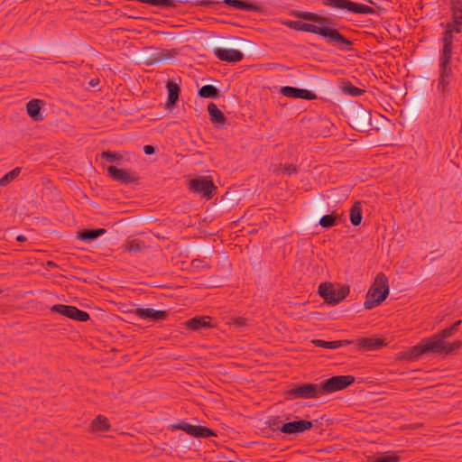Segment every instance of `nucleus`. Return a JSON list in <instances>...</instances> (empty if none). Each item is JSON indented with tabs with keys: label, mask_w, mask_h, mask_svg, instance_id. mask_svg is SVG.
I'll list each match as a JSON object with an SVG mask.
<instances>
[{
	"label": "nucleus",
	"mask_w": 462,
	"mask_h": 462,
	"mask_svg": "<svg viewBox=\"0 0 462 462\" xmlns=\"http://www.w3.org/2000/svg\"><path fill=\"white\" fill-rule=\"evenodd\" d=\"M287 27L306 32H311L322 37L328 44L342 51H348L352 50L353 42L341 34L339 31L333 27H318V25L303 23L301 21L288 20L283 23Z\"/></svg>",
	"instance_id": "obj_1"
},
{
	"label": "nucleus",
	"mask_w": 462,
	"mask_h": 462,
	"mask_svg": "<svg viewBox=\"0 0 462 462\" xmlns=\"http://www.w3.org/2000/svg\"><path fill=\"white\" fill-rule=\"evenodd\" d=\"M461 323L462 320H457L450 327L439 331L438 334L423 338L419 344L407 350L404 353V357L408 360H417L421 356L428 355L430 353L441 354V351L444 349V339L454 335L458 330V327Z\"/></svg>",
	"instance_id": "obj_2"
},
{
	"label": "nucleus",
	"mask_w": 462,
	"mask_h": 462,
	"mask_svg": "<svg viewBox=\"0 0 462 462\" xmlns=\"http://www.w3.org/2000/svg\"><path fill=\"white\" fill-rule=\"evenodd\" d=\"M389 295L388 278L383 273H379L374 284L366 293V299L364 303L365 310H372L380 305Z\"/></svg>",
	"instance_id": "obj_3"
},
{
	"label": "nucleus",
	"mask_w": 462,
	"mask_h": 462,
	"mask_svg": "<svg viewBox=\"0 0 462 462\" xmlns=\"http://www.w3.org/2000/svg\"><path fill=\"white\" fill-rule=\"evenodd\" d=\"M348 123L356 131L364 132L372 125V111L361 104L355 103L347 110Z\"/></svg>",
	"instance_id": "obj_4"
},
{
	"label": "nucleus",
	"mask_w": 462,
	"mask_h": 462,
	"mask_svg": "<svg viewBox=\"0 0 462 462\" xmlns=\"http://www.w3.org/2000/svg\"><path fill=\"white\" fill-rule=\"evenodd\" d=\"M350 290L348 285H337V288L330 282L319 284L318 293L324 300L330 305H337L348 295Z\"/></svg>",
	"instance_id": "obj_5"
},
{
	"label": "nucleus",
	"mask_w": 462,
	"mask_h": 462,
	"mask_svg": "<svg viewBox=\"0 0 462 462\" xmlns=\"http://www.w3.org/2000/svg\"><path fill=\"white\" fill-rule=\"evenodd\" d=\"M355 381L356 379L353 375H334L319 383V393L322 396L341 391L353 384Z\"/></svg>",
	"instance_id": "obj_6"
},
{
	"label": "nucleus",
	"mask_w": 462,
	"mask_h": 462,
	"mask_svg": "<svg viewBox=\"0 0 462 462\" xmlns=\"http://www.w3.org/2000/svg\"><path fill=\"white\" fill-rule=\"evenodd\" d=\"M285 397L291 399H317L321 396L319 383H303L285 392Z\"/></svg>",
	"instance_id": "obj_7"
},
{
	"label": "nucleus",
	"mask_w": 462,
	"mask_h": 462,
	"mask_svg": "<svg viewBox=\"0 0 462 462\" xmlns=\"http://www.w3.org/2000/svg\"><path fill=\"white\" fill-rule=\"evenodd\" d=\"M189 189L206 199H210L215 195L217 187L212 180L200 177L189 180Z\"/></svg>",
	"instance_id": "obj_8"
},
{
	"label": "nucleus",
	"mask_w": 462,
	"mask_h": 462,
	"mask_svg": "<svg viewBox=\"0 0 462 462\" xmlns=\"http://www.w3.org/2000/svg\"><path fill=\"white\" fill-rule=\"evenodd\" d=\"M452 78L453 70L451 62L439 61V77L437 80L438 91L443 95L449 93Z\"/></svg>",
	"instance_id": "obj_9"
},
{
	"label": "nucleus",
	"mask_w": 462,
	"mask_h": 462,
	"mask_svg": "<svg viewBox=\"0 0 462 462\" xmlns=\"http://www.w3.org/2000/svg\"><path fill=\"white\" fill-rule=\"evenodd\" d=\"M51 311L59 313L64 317L77 321L84 322L90 319V316L88 312L81 310L72 305L55 304L51 307Z\"/></svg>",
	"instance_id": "obj_10"
},
{
	"label": "nucleus",
	"mask_w": 462,
	"mask_h": 462,
	"mask_svg": "<svg viewBox=\"0 0 462 462\" xmlns=\"http://www.w3.org/2000/svg\"><path fill=\"white\" fill-rule=\"evenodd\" d=\"M172 427L175 430H183L194 438H210L217 436L215 431L206 426L191 425L186 421H180L174 424Z\"/></svg>",
	"instance_id": "obj_11"
},
{
	"label": "nucleus",
	"mask_w": 462,
	"mask_h": 462,
	"mask_svg": "<svg viewBox=\"0 0 462 462\" xmlns=\"http://www.w3.org/2000/svg\"><path fill=\"white\" fill-rule=\"evenodd\" d=\"M107 174L113 180L125 185L137 183L140 180V177L136 172L118 169L114 165L107 167Z\"/></svg>",
	"instance_id": "obj_12"
},
{
	"label": "nucleus",
	"mask_w": 462,
	"mask_h": 462,
	"mask_svg": "<svg viewBox=\"0 0 462 462\" xmlns=\"http://www.w3.org/2000/svg\"><path fill=\"white\" fill-rule=\"evenodd\" d=\"M176 52L168 49H152L143 54V61L147 65H153L156 63L163 62L174 57Z\"/></svg>",
	"instance_id": "obj_13"
},
{
	"label": "nucleus",
	"mask_w": 462,
	"mask_h": 462,
	"mask_svg": "<svg viewBox=\"0 0 462 462\" xmlns=\"http://www.w3.org/2000/svg\"><path fill=\"white\" fill-rule=\"evenodd\" d=\"M128 312L133 313L141 319H149L154 322L166 320L170 315L168 310H157L152 308H136Z\"/></svg>",
	"instance_id": "obj_14"
},
{
	"label": "nucleus",
	"mask_w": 462,
	"mask_h": 462,
	"mask_svg": "<svg viewBox=\"0 0 462 462\" xmlns=\"http://www.w3.org/2000/svg\"><path fill=\"white\" fill-rule=\"evenodd\" d=\"M312 427V421L306 420L288 421L282 426V433L285 435H299L310 430Z\"/></svg>",
	"instance_id": "obj_15"
},
{
	"label": "nucleus",
	"mask_w": 462,
	"mask_h": 462,
	"mask_svg": "<svg viewBox=\"0 0 462 462\" xmlns=\"http://www.w3.org/2000/svg\"><path fill=\"white\" fill-rule=\"evenodd\" d=\"M213 53L219 60L226 62L235 63L241 61L244 59L243 52L237 50L215 47L213 49Z\"/></svg>",
	"instance_id": "obj_16"
},
{
	"label": "nucleus",
	"mask_w": 462,
	"mask_h": 462,
	"mask_svg": "<svg viewBox=\"0 0 462 462\" xmlns=\"http://www.w3.org/2000/svg\"><path fill=\"white\" fill-rule=\"evenodd\" d=\"M280 93L285 97L292 98H302L306 100H312L316 98V95L310 90L290 86L282 87Z\"/></svg>",
	"instance_id": "obj_17"
},
{
	"label": "nucleus",
	"mask_w": 462,
	"mask_h": 462,
	"mask_svg": "<svg viewBox=\"0 0 462 462\" xmlns=\"http://www.w3.org/2000/svg\"><path fill=\"white\" fill-rule=\"evenodd\" d=\"M45 105V102L42 99L33 98L26 104L27 115L34 122H41L43 120V115L42 108Z\"/></svg>",
	"instance_id": "obj_18"
},
{
	"label": "nucleus",
	"mask_w": 462,
	"mask_h": 462,
	"mask_svg": "<svg viewBox=\"0 0 462 462\" xmlns=\"http://www.w3.org/2000/svg\"><path fill=\"white\" fill-rule=\"evenodd\" d=\"M294 16L302 20L318 23L320 25L319 27H330L329 25L333 23L329 18L311 12L298 11L294 13Z\"/></svg>",
	"instance_id": "obj_19"
},
{
	"label": "nucleus",
	"mask_w": 462,
	"mask_h": 462,
	"mask_svg": "<svg viewBox=\"0 0 462 462\" xmlns=\"http://www.w3.org/2000/svg\"><path fill=\"white\" fill-rule=\"evenodd\" d=\"M211 318L208 316H196L184 322L186 328L191 331H200L204 328H209L213 326L210 323Z\"/></svg>",
	"instance_id": "obj_20"
},
{
	"label": "nucleus",
	"mask_w": 462,
	"mask_h": 462,
	"mask_svg": "<svg viewBox=\"0 0 462 462\" xmlns=\"http://www.w3.org/2000/svg\"><path fill=\"white\" fill-rule=\"evenodd\" d=\"M106 230L105 228H96V229H81L77 232V238L87 243L93 242L102 235L106 234Z\"/></svg>",
	"instance_id": "obj_21"
},
{
	"label": "nucleus",
	"mask_w": 462,
	"mask_h": 462,
	"mask_svg": "<svg viewBox=\"0 0 462 462\" xmlns=\"http://www.w3.org/2000/svg\"><path fill=\"white\" fill-rule=\"evenodd\" d=\"M166 88L168 92L166 106L171 108L174 106L179 100L180 88L177 83L173 82L172 80H169L166 83Z\"/></svg>",
	"instance_id": "obj_22"
},
{
	"label": "nucleus",
	"mask_w": 462,
	"mask_h": 462,
	"mask_svg": "<svg viewBox=\"0 0 462 462\" xmlns=\"http://www.w3.org/2000/svg\"><path fill=\"white\" fill-rule=\"evenodd\" d=\"M208 112L211 123L216 127H220L226 120V117L225 116L223 112L220 109H218L214 103H209L208 105Z\"/></svg>",
	"instance_id": "obj_23"
},
{
	"label": "nucleus",
	"mask_w": 462,
	"mask_h": 462,
	"mask_svg": "<svg viewBox=\"0 0 462 462\" xmlns=\"http://www.w3.org/2000/svg\"><path fill=\"white\" fill-rule=\"evenodd\" d=\"M384 345V340L378 337H363L358 343L360 349L368 351L378 350Z\"/></svg>",
	"instance_id": "obj_24"
},
{
	"label": "nucleus",
	"mask_w": 462,
	"mask_h": 462,
	"mask_svg": "<svg viewBox=\"0 0 462 462\" xmlns=\"http://www.w3.org/2000/svg\"><path fill=\"white\" fill-rule=\"evenodd\" d=\"M342 222V214H337L332 212L330 214L324 215L319 219V225L326 229L333 227Z\"/></svg>",
	"instance_id": "obj_25"
},
{
	"label": "nucleus",
	"mask_w": 462,
	"mask_h": 462,
	"mask_svg": "<svg viewBox=\"0 0 462 462\" xmlns=\"http://www.w3.org/2000/svg\"><path fill=\"white\" fill-rule=\"evenodd\" d=\"M312 345L318 347H324L329 349H336L341 346H348L353 343L352 340H336V341H325L321 339H313Z\"/></svg>",
	"instance_id": "obj_26"
},
{
	"label": "nucleus",
	"mask_w": 462,
	"mask_h": 462,
	"mask_svg": "<svg viewBox=\"0 0 462 462\" xmlns=\"http://www.w3.org/2000/svg\"><path fill=\"white\" fill-rule=\"evenodd\" d=\"M362 219V204L360 201H356L350 208V222L353 226H357L361 224Z\"/></svg>",
	"instance_id": "obj_27"
},
{
	"label": "nucleus",
	"mask_w": 462,
	"mask_h": 462,
	"mask_svg": "<svg viewBox=\"0 0 462 462\" xmlns=\"http://www.w3.org/2000/svg\"><path fill=\"white\" fill-rule=\"evenodd\" d=\"M223 3L230 7H233L237 10H244V11H255L258 10L257 5L254 4H249L243 2L241 0H223Z\"/></svg>",
	"instance_id": "obj_28"
},
{
	"label": "nucleus",
	"mask_w": 462,
	"mask_h": 462,
	"mask_svg": "<svg viewBox=\"0 0 462 462\" xmlns=\"http://www.w3.org/2000/svg\"><path fill=\"white\" fill-rule=\"evenodd\" d=\"M145 247V243L138 239H127L123 245L125 252L134 254L143 251Z\"/></svg>",
	"instance_id": "obj_29"
},
{
	"label": "nucleus",
	"mask_w": 462,
	"mask_h": 462,
	"mask_svg": "<svg viewBox=\"0 0 462 462\" xmlns=\"http://www.w3.org/2000/svg\"><path fill=\"white\" fill-rule=\"evenodd\" d=\"M93 431H107L110 429L108 419L103 415H97L91 422Z\"/></svg>",
	"instance_id": "obj_30"
},
{
	"label": "nucleus",
	"mask_w": 462,
	"mask_h": 462,
	"mask_svg": "<svg viewBox=\"0 0 462 462\" xmlns=\"http://www.w3.org/2000/svg\"><path fill=\"white\" fill-rule=\"evenodd\" d=\"M199 96L202 98H218L220 91L213 85H204L199 89Z\"/></svg>",
	"instance_id": "obj_31"
},
{
	"label": "nucleus",
	"mask_w": 462,
	"mask_h": 462,
	"mask_svg": "<svg viewBox=\"0 0 462 462\" xmlns=\"http://www.w3.org/2000/svg\"><path fill=\"white\" fill-rule=\"evenodd\" d=\"M349 12L350 13H354V14H375V11H374V8H372V7H370L368 5H363V4L355 3V2H352V1H351V4H350Z\"/></svg>",
	"instance_id": "obj_32"
},
{
	"label": "nucleus",
	"mask_w": 462,
	"mask_h": 462,
	"mask_svg": "<svg viewBox=\"0 0 462 462\" xmlns=\"http://www.w3.org/2000/svg\"><path fill=\"white\" fill-rule=\"evenodd\" d=\"M349 12L350 13H354V14H375V11H374V8H372V7H370L368 5H363V4L355 3V2H352V1H351V4H350Z\"/></svg>",
	"instance_id": "obj_33"
},
{
	"label": "nucleus",
	"mask_w": 462,
	"mask_h": 462,
	"mask_svg": "<svg viewBox=\"0 0 462 462\" xmlns=\"http://www.w3.org/2000/svg\"><path fill=\"white\" fill-rule=\"evenodd\" d=\"M322 5L335 9H346L349 11L351 1L349 0H321Z\"/></svg>",
	"instance_id": "obj_34"
},
{
	"label": "nucleus",
	"mask_w": 462,
	"mask_h": 462,
	"mask_svg": "<svg viewBox=\"0 0 462 462\" xmlns=\"http://www.w3.org/2000/svg\"><path fill=\"white\" fill-rule=\"evenodd\" d=\"M443 46L440 50L439 61L451 62L454 42H442Z\"/></svg>",
	"instance_id": "obj_35"
},
{
	"label": "nucleus",
	"mask_w": 462,
	"mask_h": 462,
	"mask_svg": "<svg viewBox=\"0 0 462 462\" xmlns=\"http://www.w3.org/2000/svg\"><path fill=\"white\" fill-rule=\"evenodd\" d=\"M225 46L236 47L243 50H250L252 47V42L243 39V38H236L233 42H225L222 43Z\"/></svg>",
	"instance_id": "obj_36"
},
{
	"label": "nucleus",
	"mask_w": 462,
	"mask_h": 462,
	"mask_svg": "<svg viewBox=\"0 0 462 462\" xmlns=\"http://www.w3.org/2000/svg\"><path fill=\"white\" fill-rule=\"evenodd\" d=\"M451 22L457 25H462V5L451 4Z\"/></svg>",
	"instance_id": "obj_37"
},
{
	"label": "nucleus",
	"mask_w": 462,
	"mask_h": 462,
	"mask_svg": "<svg viewBox=\"0 0 462 462\" xmlns=\"http://www.w3.org/2000/svg\"><path fill=\"white\" fill-rule=\"evenodd\" d=\"M21 172V169L16 167L14 169H13L12 171H10L9 172H7L6 174H5L1 179H0V186H6L8 185L11 181H13L14 179H16L19 174Z\"/></svg>",
	"instance_id": "obj_38"
},
{
	"label": "nucleus",
	"mask_w": 462,
	"mask_h": 462,
	"mask_svg": "<svg viewBox=\"0 0 462 462\" xmlns=\"http://www.w3.org/2000/svg\"><path fill=\"white\" fill-rule=\"evenodd\" d=\"M285 422H283L280 417H272L270 419H268L266 421H265V425L267 428H269L271 430H273V431H276V430H279L282 432V426L284 424Z\"/></svg>",
	"instance_id": "obj_39"
},
{
	"label": "nucleus",
	"mask_w": 462,
	"mask_h": 462,
	"mask_svg": "<svg viewBox=\"0 0 462 462\" xmlns=\"http://www.w3.org/2000/svg\"><path fill=\"white\" fill-rule=\"evenodd\" d=\"M101 158L107 162H115L116 161L122 160L123 155L121 153H117L116 152L107 150V151H103L101 152Z\"/></svg>",
	"instance_id": "obj_40"
},
{
	"label": "nucleus",
	"mask_w": 462,
	"mask_h": 462,
	"mask_svg": "<svg viewBox=\"0 0 462 462\" xmlns=\"http://www.w3.org/2000/svg\"><path fill=\"white\" fill-rule=\"evenodd\" d=\"M462 347V341L457 340L452 344L444 343V349L441 351V354H451L454 351Z\"/></svg>",
	"instance_id": "obj_41"
},
{
	"label": "nucleus",
	"mask_w": 462,
	"mask_h": 462,
	"mask_svg": "<svg viewBox=\"0 0 462 462\" xmlns=\"http://www.w3.org/2000/svg\"><path fill=\"white\" fill-rule=\"evenodd\" d=\"M345 92L353 96V97H359L362 93L365 92V90L357 88V87H355L354 85H352L351 83H348V85H346L345 88Z\"/></svg>",
	"instance_id": "obj_42"
},
{
	"label": "nucleus",
	"mask_w": 462,
	"mask_h": 462,
	"mask_svg": "<svg viewBox=\"0 0 462 462\" xmlns=\"http://www.w3.org/2000/svg\"><path fill=\"white\" fill-rule=\"evenodd\" d=\"M399 460V456L395 454H384L381 457H378L374 462H397Z\"/></svg>",
	"instance_id": "obj_43"
},
{
	"label": "nucleus",
	"mask_w": 462,
	"mask_h": 462,
	"mask_svg": "<svg viewBox=\"0 0 462 462\" xmlns=\"http://www.w3.org/2000/svg\"><path fill=\"white\" fill-rule=\"evenodd\" d=\"M454 40H455L454 33L451 31H449V29L445 28L443 34H442L441 42H454Z\"/></svg>",
	"instance_id": "obj_44"
},
{
	"label": "nucleus",
	"mask_w": 462,
	"mask_h": 462,
	"mask_svg": "<svg viewBox=\"0 0 462 462\" xmlns=\"http://www.w3.org/2000/svg\"><path fill=\"white\" fill-rule=\"evenodd\" d=\"M298 171L297 170V166L295 164H285L283 165V174H286V175H293V174H296Z\"/></svg>",
	"instance_id": "obj_45"
},
{
	"label": "nucleus",
	"mask_w": 462,
	"mask_h": 462,
	"mask_svg": "<svg viewBox=\"0 0 462 462\" xmlns=\"http://www.w3.org/2000/svg\"><path fill=\"white\" fill-rule=\"evenodd\" d=\"M444 27L449 29L454 34L460 33L462 31V25H457L454 23H447Z\"/></svg>",
	"instance_id": "obj_46"
},
{
	"label": "nucleus",
	"mask_w": 462,
	"mask_h": 462,
	"mask_svg": "<svg viewBox=\"0 0 462 462\" xmlns=\"http://www.w3.org/2000/svg\"><path fill=\"white\" fill-rule=\"evenodd\" d=\"M230 324L234 325L236 328H243L246 325V319L243 317H236L232 319Z\"/></svg>",
	"instance_id": "obj_47"
},
{
	"label": "nucleus",
	"mask_w": 462,
	"mask_h": 462,
	"mask_svg": "<svg viewBox=\"0 0 462 462\" xmlns=\"http://www.w3.org/2000/svg\"><path fill=\"white\" fill-rule=\"evenodd\" d=\"M143 152L146 155H152L155 152V147L151 144L144 145Z\"/></svg>",
	"instance_id": "obj_48"
},
{
	"label": "nucleus",
	"mask_w": 462,
	"mask_h": 462,
	"mask_svg": "<svg viewBox=\"0 0 462 462\" xmlns=\"http://www.w3.org/2000/svg\"><path fill=\"white\" fill-rule=\"evenodd\" d=\"M273 172L276 174H283V164H275L273 166Z\"/></svg>",
	"instance_id": "obj_49"
},
{
	"label": "nucleus",
	"mask_w": 462,
	"mask_h": 462,
	"mask_svg": "<svg viewBox=\"0 0 462 462\" xmlns=\"http://www.w3.org/2000/svg\"><path fill=\"white\" fill-rule=\"evenodd\" d=\"M16 240L18 242H25L27 240V237L23 235H19L17 236Z\"/></svg>",
	"instance_id": "obj_50"
},
{
	"label": "nucleus",
	"mask_w": 462,
	"mask_h": 462,
	"mask_svg": "<svg viewBox=\"0 0 462 462\" xmlns=\"http://www.w3.org/2000/svg\"><path fill=\"white\" fill-rule=\"evenodd\" d=\"M99 83V79H92L89 82V84L92 86V87H96L97 85H98Z\"/></svg>",
	"instance_id": "obj_51"
},
{
	"label": "nucleus",
	"mask_w": 462,
	"mask_h": 462,
	"mask_svg": "<svg viewBox=\"0 0 462 462\" xmlns=\"http://www.w3.org/2000/svg\"><path fill=\"white\" fill-rule=\"evenodd\" d=\"M450 3L454 5H462V0H450Z\"/></svg>",
	"instance_id": "obj_52"
},
{
	"label": "nucleus",
	"mask_w": 462,
	"mask_h": 462,
	"mask_svg": "<svg viewBox=\"0 0 462 462\" xmlns=\"http://www.w3.org/2000/svg\"><path fill=\"white\" fill-rule=\"evenodd\" d=\"M48 265L51 266V267H57V264L53 262H48Z\"/></svg>",
	"instance_id": "obj_53"
},
{
	"label": "nucleus",
	"mask_w": 462,
	"mask_h": 462,
	"mask_svg": "<svg viewBox=\"0 0 462 462\" xmlns=\"http://www.w3.org/2000/svg\"><path fill=\"white\" fill-rule=\"evenodd\" d=\"M323 210H324L323 206H322V205H320V206L319 207V209H318L319 214H321V213L323 212Z\"/></svg>",
	"instance_id": "obj_54"
},
{
	"label": "nucleus",
	"mask_w": 462,
	"mask_h": 462,
	"mask_svg": "<svg viewBox=\"0 0 462 462\" xmlns=\"http://www.w3.org/2000/svg\"><path fill=\"white\" fill-rule=\"evenodd\" d=\"M199 262H200V261H199V259H195V260H193V261H192V265H193V266H198L196 263H199Z\"/></svg>",
	"instance_id": "obj_55"
},
{
	"label": "nucleus",
	"mask_w": 462,
	"mask_h": 462,
	"mask_svg": "<svg viewBox=\"0 0 462 462\" xmlns=\"http://www.w3.org/2000/svg\"><path fill=\"white\" fill-rule=\"evenodd\" d=\"M365 1L369 3V4H371V5H375V3L373 0H365Z\"/></svg>",
	"instance_id": "obj_56"
},
{
	"label": "nucleus",
	"mask_w": 462,
	"mask_h": 462,
	"mask_svg": "<svg viewBox=\"0 0 462 462\" xmlns=\"http://www.w3.org/2000/svg\"><path fill=\"white\" fill-rule=\"evenodd\" d=\"M0 292H2V290L0 289Z\"/></svg>",
	"instance_id": "obj_57"
}]
</instances>
